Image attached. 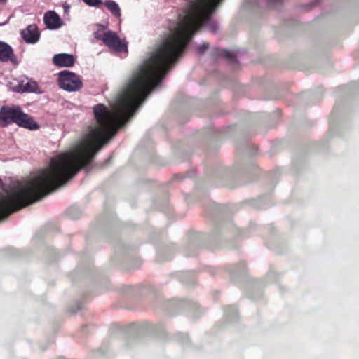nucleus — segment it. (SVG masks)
<instances>
[{
    "mask_svg": "<svg viewBox=\"0 0 359 359\" xmlns=\"http://www.w3.org/2000/svg\"><path fill=\"white\" fill-rule=\"evenodd\" d=\"M104 4L113 15L117 18L121 16V9L116 2L114 1H107Z\"/></svg>",
    "mask_w": 359,
    "mask_h": 359,
    "instance_id": "9d476101",
    "label": "nucleus"
},
{
    "mask_svg": "<svg viewBox=\"0 0 359 359\" xmlns=\"http://www.w3.org/2000/svg\"><path fill=\"white\" fill-rule=\"evenodd\" d=\"M4 219V196H0V221Z\"/></svg>",
    "mask_w": 359,
    "mask_h": 359,
    "instance_id": "4468645a",
    "label": "nucleus"
},
{
    "mask_svg": "<svg viewBox=\"0 0 359 359\" xmlns=\"http://www.w3.org/2000/svg\"><path fill=\"white\" fill-rule=\"evenodd\" d=\"M2 187V181L0 179V188Z\"/></svg>",
    "mask_w": 359,
    "mask_h": 359,
    "instance_id": "dca6fc26",
    "label": "nucleus"
},
{
    "mask_svg": "<svg viewBox=\"0 0 359 359\" xmlns=\"http://www.w3.org/2000/svg\"><path fill=\"white\" fill-rule=\"evenodd\" d=\"M209 48V43H203L201 46H199L197 48V51L198 54L202 55Z\"/></svg>",
    "mask_w": 359,
    "mask_h": 359,
    "instance_id": "ddd939ff",
    "label": "nucleus"
},
{
    "mask_svg": "<svg viewBox=\"0 0 359 359\" xmlns=\"http://www.w3.org/2000/svg\"><path fill=\"white\" fill-rule=\"evenodd\" d=\"M86 4L90 6H98L102 4L101 0H82Z\"/></svg>",
    "mask_w": 359,
    "mask_h": 359,
    "instance_id": "f8f14e48",
    "label": "nucleus"
},
{
    "mask_svg": "<svg viewBox=\"0 0 359 359\" xmlns=\"http://www.w3.org/2000/svg\"><path fill=\"white\" fill-rule=\"evenodd\" d=\"M39 86L36 81L27 78L21 79L18 83L13 87V90L17 93H36Z\"/></svg>",
    "mask_w": 359,
    "mask_h": 359,
    "instance_id": "0eeeda50",
    "label": "nucleus"
},
{
    "mask_svg": "<svg viewBox=\"0 0 359 359\" xmlns=\"http://www.w3.org/2000/svg\"><path fill=\"white\" fill-rule=\"evenodd\" d=\"M43 22L46 27L49 29H57L62 25L60 15L54 11H48L45 13Z\"/></svg>",
    "mask_w": 359,
    "mask_h": 359,
    "instance_id": "423d86ee",
    "label": "nucleus"
},
{
    "mask_svg": "<svg viewBox=\"0 0 359 359\" xmlns=\"http://www.w3.org/2000/svg\"><path fill=\"white\" fill-rule=\"evenodd\" d=\"M14 59L15 55L11 46L5 42L0 41V61L6 62L13 61Z\"/></svg>",
    "mask_w": 359,
    "mask_h": 359,
    "instance_id": "1a4fd4ad",
    "label": "nucleus"
},
{
    "mask_svg": "<svg viewBox=\"0 0 359 359\" xmlns=\"http://www.w3.org/2000/svg\"><path fill=\"white\" fill-rule=\"evenodd\" d=\"M95 37L102 40L107 46L116 51L121 52L126 48V43L123 42L112 31H107L102 36L96 32Z\"/></svg>",
    "mask_w": 359,
    "mask_h": 359,
    "instance_id": "20e7f679",
    "label": "nucleus"
},
{
    "mask_svg": "<svg viewBox=\"0 0 359 359\" xmlns=\"http://www.w3.org/2000/svg\"><path fill=\"white\" fill-rule=\"evenodd\" d=\"M221 0H193L189 3L184 15L173 31H197L203 25L216 31L217 25L211 20V14Z\"/></svg>",
    "mask_w": 359,
    "mask_h": 359,
    "instance_id": "f257e3e1",
    "label": "nucleus"
},
{
    "mask_svg": "<svg viewBox=\"0 0 359 359\" xmlns=\"http://www.w3.org/2000/svg\"><path fill=\"white\" fill-rule=\"evenodd\" d=\"M215 53L219 57H225L231 63L236 62L235 55L233 53L229 52L225 49L216 48L215 49Z\"/></svg>",
    "mask_w": 359,
    "mask_h": 359,
    "instance_id": "9b49d317",
    "label": "nucleus"
},
{
    "mask_svg": "<svg viewBox=\"0 0 359 359\" xmlns=\"http://www.w3.org/2000/svg\"><path fill=\"white\" fill-rule=\"evenodd\" d=\"M0 121L3 126L15 123L20 127L30 130H36L39 128L33 118L28 114L23 113L19 107H2L0 109Z\"/></svg>",
    "mask_w": 359,
    "mask_h": 359,
    "instance_id": "f03ea898",
    "label": "nucleus"
},
{
    "mask_svg": "<svg viewBox=\"0 0 359 359\" xmlns=\"http://www.w3.org/2000/svg\"><path fill=\"white\" fill-rule=\"evenodd\" d=\"M53 62L57 67H72L74 64V58L72 55L60 53L54 55Z\"/></svg>",
    "mask_w": 359,
    "mask_h": 359,
    "instance_id": "6e6552de",
    "label": "nucleus"
},
{
    "mask_svg": "<svg viewBox=\"0 0 359 359\" xmlns=\"http://www.w3.org/2000/svg\"><path fill=\"white\" fill-rule=\"evenodd\" d=\"M20 35L27 43H35L40 39V33L36 25H28L25 29L20 31Z\"/></svg>",
    "mask_w": 359,
    "mask_h": 359,
    "instance_id": "39448f33",
    "label": "nucleus"
},
{
    "mask_svg": "<svg viewBox=\"0 0 359 359\" xmlns=\"http://www.w3.org/2000/svg\"><path fill=\"white\" fill-rule=\"evenodd\" d=\"M8 0H0V4H6Z\"/></svg>",
    "mask_w": 359,
    "mask_h": 359,
    "instance_id": "2eb2a0df",
    "label": "nucleus"
},
{
    "mask_svg": "<svg viewBox=\"0 0 359 359\" xmlns=\"http://www.w3.org/2000/svg\"><path fill=\"white\" fill-rule=\"evenodd\" d=\"M60 87L67 91H76L82 87V82L79 76L68 70L62 71L58 75Z\"/></svg>",
    "mask_w": 359,
    "mask_h": 359,
    "instance_id": "7ed1b4c3",
    "label": "nucleus"
}]
</instances>
